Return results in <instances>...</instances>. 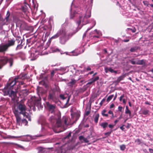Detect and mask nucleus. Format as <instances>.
<instances>
[{"label": "nucleus", "instance_id": "nucleus-36", "mask_svg": "<svg viewBox=\"0 0 153 153\" xmlns=\"http://www.w3.org/2000/svg\"><path fill=\"white\" fill-rule=\"evenodd\" d=\"M114 96V95L113 94H112V95H111L109 96L107 98L106 100L107 102H109L113 98Z\"/></svg>", "mask_w": 153, "mask_h": 153}, {"label": "nucleus", "instance_id": "nucleus-7", "mask_svg": "<svg viewBox=\"0 0 153 153\" xmlns=\"http://www.w3.org/2000/svg\"><path fill=\"white\" fill-rule=\"evenodd\" d=\"M15 115L16 117L17 126H22L27 125V121L25 119H21L20 116L18 115V113L17 111L15 112Z\"/></svg>", "mask_w": 153, "mask_h": 153}, {"label": "nucleus", "instance_id": "nucleus-12", "mask_svg": "<svg viewBox=\"0 0 153 153\" xmlns=\"http://www.w3.org/2000/svg\"><path fill=\"white\" fill-rule=\"evenodd\" d=\"M17 33H18L16 34L15 33L16 36H17L16 40L18 44L16 48V50H19L21 49L23 46V44H22L23 40L21 39L20 36H18Z\"/></svg>", "mask_w": 153, "mask_h": 153}, {"label": "nucleus", "instance_id": "nucleus-49", "mask_svg": "<svg viewBox=\"0 0 153 153\" xmlns=\"http://www.w3.org/2000/svg\"><path fill=\"white\" fill-rule=\"evenodd\" d=\"M111 132H112L111 131H108V132L105 133L104 134H105V135L106 136V137H108L110 135V134H111Z\"/></svg>", "mask_w": 153, "mask_h": 153}, {"label": "nucleus", "instance_id": "nucleus-1", "mask_svg": "<svg viewBox=\"0 0 153 153\" xmlns=\"http://www.w3.org/2000/svg\"><path fill=\"white\" fill-rule=\"evenodd\" d=\"M91 7H88L83 18L82 16H79V19L76 22L78 25L77 28H74L72 24H69L66 28H63L59 38V42L60 44H65L69 39L81 28L82 26L80 27L79 25L82 22V25L88 23L87 18L90 17L91 16Z\"/></svg>", "mask_w": 153, "mask_h": 153}, {"label": "nucleus", "instance_id": "nucleus-53", "mask_svg": "<svg viewBox=\"0 0 153 153\" xmlns=\"http://www.w3.org/2000/svg\"><path fill=\"white\" fill-rule=\"evenodd\" d=\"M123 109V107L121 106H119L118 107V111H120L122 112V110Z\"/></svg>", "mask_w": 153, "mask_h": 153}, {"label": "nucleus", "instance_id": "nucleus-37", "mask_svg": "<svg viewBox=\"0 0 153 153\" xmlns=\"http://www.w3.org/2000/svg\"><path fill=\"white\" fill-rule=\"evenodd\" d=\"M128 31H131L133 33H134L136 31V29L135 27H132V28H128Z\"/></svg>", "mask_w": 153, "mask_h": 153}, {"label": "nucleus", "instance_id": "nucleus-11", "mask_svg": "<svg viewBox=\"0 0 153 153\" xmlns=\"http://www.w3.org/2000/svg\"><path fill=\"white\" fill-rule=\"evenodd\" d=\"M48 99L49 101H55L57 99L56 92L54 90H51L49 91Z\"/></svg>", "mask_w": 153, "mask_h": 153}, {"label": "nucleus", "instance_id": "nucleus-13", "mask_svg": "<svg viewBox=\"0 0 153 153\" xmlns=\"http://www.w3.org/2000/svg\"><path fill=\"white\" fill-rule=\"evenodd\" d=\"M96 74V73H95L93 75V77L89 80L88 82L87 83L86 85L92 84L93 82L99 79V78L98 76H94Z\"/></svg>", "mask_w": 153, "mask_h": 153}, {"label": "nucleus", "instance_id": "nucleus-44", "mask_svg": "<svg viewBox=\"0 0 153 153\" xmlns=\"http://www.w3.org/2000/svg\"><path fill=\"white\" fill-rule=\"evenodd\" d=\"M143 3L146 6H149V5L148 1H143Z\"/></svg>", "mask_w": 153, "mask_h": 153}, {"label": "nucleus", "instance_id": "nucleus-10", "mask_svg": "<svg viewBox=\"0 0 153 153\" xmlns=\"http://www.w3.org/2000/svg\"><path fill=\"white\" fill-rule=\"evenodd\" d=\"M50 44V42L48 41L46 43V45L45 46L44 48L43 46L41 45L38 46L35 50L36 53L38 54V55L41 54L42 51L46 49L49 46Z\"/></svg>", "mask_w": 153, "mask_h": 153}, {"label": "nucleus", "instance_id": "nucleus-58", "mask_svg": "<svg viewBox=\"0 0 153 153\" xmlns=\"http://www.w3.org/2000/svg\"><path fill=\"white\" fill-rule=\"evenodd\" d=\"M149 149L150 153H153V149L149 148Z\"/></svg>", "mask_w": 153, "mask_h": 153}, {"label": "nucleus", "instance_id": "nucleus-16", "mask_svg": "<svg viewBox=\"0 0 153 153\" xmlns=\"http://www.w3.org/2000/svg\"><path fill=\"white\" fill-rule=\"evenodd\" d=\"M51 53H53L55 52H60L61 54H62L60 50L57 48L56 46H52L50 48V51Z\"/></svg>", "mask_w": 153, "mask_h": 153}, {"label": "nucleus", "instance_id": "nucleus-5", "mask_svg": "<svg viewBox=\"0 0 153 153\" xmlns=\"http://www.w3.org/2000/svg\"><path fill=\"white\" fill-rule=\"evenodd\" d=\"M14 63V58L13 57H4L0 59V69L7 64L10 68H11Z\"/></svg>", "mask_w": 153, "mask_h": 153}, {"label": "nucleus", "instance_id": "nucleus-4", "mask_svg": "<svg viewBox=\"0 0 153 153\" xmlns=\"http://www.w3.org/2000/svg\"><path fill=\"white\" fill-rule=\"evenodd\" d=\"M26 108L25 105L24 104H20L17 107V110H15L14 111V113L16 111L18 113V115L20 116V114H22L24 117L28 119L29 121H31L30 116L29 114L26 112Z\"/></svg>", "mask_w": 153, "mask_h": 153}, {"label": "nucleus", "instance_id": "nucleus-14", "mask_svg": "<svg viewBox=\"0 0 153 153\" xmlns=\"http://www.w3.org/2000/svg\"><path fill=\"white\" fill-rule=\"evenodd\" d=\"M63 28H62L60 29H59L57 32V33L54 35L50 39V40L48 41H50L51 42V40L53 39H56L58 38L59 36H60L61 34V33L62 30Z\"/></svg>", "mask_w": 153, "mask_h": 153}, {"label": "nucleus", "instance_id": "nucleus-47", "mask_svg": "<svg viewBox=\"0 0 153 153\" xmlns=\"http://www.w3.org/2000/svg\"><path fill=\"white\" fill-rule=\"evenodd\" d=\"M66 68L61 67L59 69H56V70H62L63 71H65L66 70Z\"/></svg>", "mask_w": 153, "mask_h": 153}, {"label": "nucleus", "instance_id": "nucleus-43", "mask_svg": "<svg viewBox=\"0 0 153 153\" xmlns=\"http://www.w3.org/2000/svg\"><path fill=\"white\" fill-rule=\"evenodd\" d=\"M120 148L121 150L124 151L126 149V146L124 145H122L120 146Z\"/></svg>", "mask_w": 153, "mask_h": 153}, {"label": "nucleus", "instance_id": "nucleus-45", "mask_svg": "<svg viewBox=\"0 0 153 153\" xmlns=\"http://www.w3.org/2000/svg\"><path fill=\"white\" fill-rule=\"evenodd\" d=\"M108 114H111V118H112L114 117V114L113 113V112L112 111H111V110H110L108 111Z\"/></svg>", "mask_w": 153, "mask_h": 153}, {"label": "nucleus", "instance_id": "nucleus-40", "mask_svg": "<svg viewBox=\"0 0 153 153\" xmlns=\"http://www.w3.org/2000/svg\"><path fill=\"white\" fill-rule=\"evenodd\" d=\"M59 98L62 100H64L66 98V97L63 94H60L59 96Z\"/></svg>", "mask_w": 153, "mask_h": 153}, {"label": "nucleus", "instance_id": "nucleus-23", "mask_svg": "<svg viewBox=\"0 0 153 153\" xmlns=\"http://www.w3.org/2000/svg\"><path fill=\"white\" fill-rule=\"evenodd\" d=\"M76 81L74 79H71V81L68 83V86L73 87V86L76 82Z\"/></svg>", "mask_w": 153, "mask_h": 153}, {"label": "nucleus", "instance_id": "nucleus-46", "mask_svg": "<svg viewBox=\"0 0 153 153\" xmlns=\"http://www.w3.org/2000/svg\"><path fill=\"white\" fill-rule=\"evenodd\" d=\"M5 31L3 30L2 28H0V35L5 34Z\"/></svg>", "mask_w": 153, "mask_h": 153}, {"label": "nucleus", "instance_id": "nucleus-24", "mask_svg": "<svg viewBox=\"0 0 153 153\" xmlns=\"http://www.w3.org/2000/svg\"><path fill=\"white\" fill-rule=\"evenodd\" d=\"M125 97L124 94H123L121 95L119 98V100L120 101H121L123 100V102L124 104H126V101L125 99H123Z\"/></svg>", "mask_w": 153, "mask_h": 153}, {"label": "nucleus", "instance_id": "nucleus-29", "mask_svg": "<svg viewBox=\"0 0 153 153\" xmlns=\"http://www.w3.org/2000/svg\"><path fill=\"white\" fill-rule=\"evenodd\" d=\"M99 117V115L98 114H97L94 118V121L95 123H98V120Z\"/></svg>", "mask_w": 153, "mask_h": 153}, {"label": "nucleus", "instance_id": "nucleus-32", "mask_svg": "<svg viewBox=\"0 0 153 153\" xmlns=\"http://www.w3.org/2000/svg\"><path fill=\"white\" fill-rule=\"evenodd\" d=\"M100 126L103 128H105L108 126V123L106 122L102 123L100 124Z\"/></svg>", "mask_w": 153, "mask_h": 153}, {"label": "nucleus", "instance_id": "nucleus-21", "mask_svg": "<svg viewBox=\"0 0 153 153\" xmlns=\"http://www.w3.org/2000/svg\"><path fill=\"white\" fill-rule=\"evenodd\" d=\"M105 69L106 73H107L108 71H109L111 73H117V71L114 70L111 68H105Z\"/></svg>", "mask_w": 153, "mask_h": 153}, {"label": "nucleus", "instance_id": "nucleus-56", "mask_svg": "<svg viewBox=\"0 0 153 153\" xmlns=\"http://www.w3.org/2000/svg\"><path fill=\"white\" fill-rule=\"evenodd\" d=\"M85 69L87 71H90L91 70V68L90 67L88 66L85 68Z\"/></svg>", "mask_w": 153, "mask_h": 153}, {"label": "nucleus", "instance_id": "nucleus-33", "mask_svg": "<svg viewBox=\"0 0 153 153\" xmlns=\"http://www.w3.org/2000/svg\"><path fill=\"white\" fill-rule=\"evenodd\" d=\"M73 69H74V74L75 75H78L79 74H80V73L81 72V71L79 70H76L75 69V68L73 67Z\"/></svg>", "mask_w": 153, "mask_h": 153}, {"label": "nucleus", "instance_id": "nucleus-26", "mask_svg": "<svg viewBox=\"0 0 153 153\" xmlns=\"http://www.w3.org/2000/svg\"><path fill=\"white\" fill-rule=\"evenodd\" d=\"M37 93L39 96L40 94H42L44 92L43 88L40 87L37 88Z\"/></svg>", "mask_w": 153, "mask_h": 153}, {"label": "nucleus", "instance_id": "nucleus-63", "mask_svg": "<svg viewBox=\"0 0 153 153\" xmlns=\"http://www.w3.org/2000/svg\"><path fill=\"white\" fill-rule=\"evenodd\" d=\"M108 126L109 128H112L113 127V126L112 125L110 124L108 125Z\"/></svg>", "mask_w": 153, "mask_h": 153}, {"label": "nucleus", "instance_id": "nucleus-28", "mask_svg": "<svg viewBox=\"0 0 153 153\" xmlns=\"http://www.w3.org/2000/svg\"><path fill=\"white\" fill-rule=\"evenodd\" d=\"M107 111L106 110L103 109V110L102 111L101 114L104 117H108V114L105 113Z\"/></svg>", "mask_w": 153, "mask_h": 153}, {"label": "nucleus", "instance_id": "nucleus-55", "mask_svg": "<svg viewBox=\"0 0 153 153\" xmlns=\"http://www.w3.org/2000/svg\"><path fill=\"white\" fill-rule=\"evenodd\" d=\"M90 112V110H88V111H86L85 112V114L86 116H88Z\"/></svg>", "mask_w": 153, "mask_h": 153}, {"label": "nucleus", "instance_id": "nucleus-18", "mask_svg": "<svg viewBox=\"0 0 153 153\" xmlns=\"http://www.w3.org/2000/svg\"><path fill=\"white\" fill-rule=\"evenodd\" d=\"M93 25L91 26V27H89L87 29V30L85 32L83 35V38L85 37L86 33H87V32L88 31L91 29L95 25L96 23L95 21L94 20H93Z\"/></svg>", "mask_w": 153, "mask_h": 153}, {"label": "nucleus", "instance_id": "nucleus-35", "mask_svg": "<svg viewBox=\"0 0 153 153\" xmlns=\"http://www.w3.org/2000/svg\"><path fill=\"white\" fill-rule=\"evenodd\" d=\"M20 55L22 59L23 60H25L26 58L25 54L24 53H20Z\"/></svg>", "mask_w": 153, "mask_h": 153}, {"label": "nucleus", "instance_id": "nucleus-62", "mask_svg": "<svg viewBox=\"0 0 153 153\" xmlns=\"http://www.w3.org/2000/svg\"><path fill=\"white\" fill-rule=\"evenodd\" d=\"M8 3H10L12 0H5Z\"/></svg>", "mask_w": 153, "mask_h": 153}, {"label": "nucleus", "instance_id": "nucleus-15", "mask_svg": "<svg viewBox=\"0 0 153 153\" xmlns=\"http://www.w3.org/2000/svg\"><path fill=\"white\" fill-rule=\"evenodd\" d=\"M29 136L28 135H23L19 136H9V138H20V140H21L22 141H25L26 139V136Z\"/></svg>", "mask_w": 153, "mask_h": 153}, {"label": "nucleus", "instance_id": "nucleus-8", "mask_svg": "<svg viewBox=\"0 0 153 153\" xmlns=\"http://www.w3.org/2000/svg\"><path fill=\"white\" fill-rule=\"evenodd\" d=\"M39 123H40L42 126V130L41 131L42 133L41 134H38L35 136L36 137H42L45 135L46 134L45 130L43 127V125H44L45 123V118L43 117L40 119L38 121Z\"/></svg>", "mask_w": 153, "mask_h": 153}, {"label": "nucleus", "instance_id": "nucleus-59", "mask_svg": "<svg viewBox=\"0 0 153 153\" xmlns=\"http://www.w3.org/2000/svg\"><path fill=\"white\" fill-rule=\"evenodd\" d=\"M114 106V104L112 103L111 105L110 106V108H113Z\"/></svg>", "mask_w": 153, "mask_h": 153}, {"label": "nucleus", "instance_id": "nucleus-50", "mask_svg": "<svg viewBox=\"0 0 153 153\" xmlns=\"http://www.w3.org/2000/svg\"><path fill=\"white\" fill-rule=\"evenodd\" d=\"M105 98H103L101 101L100 102V106H101L105 102Z\"/></svg>", "mask_w": 153, "mask_h": 153}, {"label": "nucleus", "instance_id": "nucleus-3", "mask_svg": "<svg viewBox=\"0 0 153 153\" xmlns=\"http://www.w3.org/2000/svg\"><path fill=\"white\" fill-rule=\"evenodd\" d=\"M18 77H16L14 79H10L7 82V85L5 86L3 90L4 96L9 95L12 100H15L17 97V89H19V87L16 86L18 81Z\"/></svg>", "mask_w": 153, "mask_h": 153}, {"label": "nucleus", "instance_id": "nucleus-31", "mask_svg": "<svg viewBox=\"0 0 153 153\" xmlns=\"http://www.w3.org/2000/svg\"><path fill=\"white\" fill-rule=\"evenodd\" d=\"M149 111L147 109H144L142 111V114L144 115L149 114Z\"/></svg>", "mask_w": 153, "mask_h": 153}, {"label": "nucleus", "instance_id": "nucleus-61", "mask_svg": "<svg viewBox=\"0 0 153 153\" xmlns=\"http://www.w3.org/2000/svg\"><path fill=\"white\" fill-rule=\"evenodd\" d=\"M145 104H147V105H150V103L149 102H148L147 101H146L145 102Z\"/></svg>", "mask_w": 153, "mask_h": 153}, {"label": "nucleus", "instance_id": "nucleus-30", "mask_svg": "<svg viewBox=\"0 0 153 153\" xmlns=\"http://www.w3.org/2000/svg\"><path fill=\"white\" fill-rule=\"evenodd\" d=\"M72 3L71 6V7L72 6ZM71 11H72V8H71V7L70 9V18L71 19L73 18L74 16V15H75L76 13V11H74V12L73 14H72Z\"/></svg>", "mask_w": 153, "mask_h": 153}, {"label": "nucleus", "instance_id": "nucleus-54", "mask_svg": "<svg viewBox=\"0 0 153 153\" xmlns=\"http://www.w3.org/2000/svg\"><path fill=\"white\" fill-rule=\"evenodd\" d=\"M3 81L0 78V87H1L3 85Z\"/></svg>", "mask_w": 153, "mask_h": 153}, {"label": "nucleus", "instance_id": "nucleus-19", "mask_svg": "<svg viewBox=\"0 0 153 153\" xmlns=\"http://www.w3.org/2000/svg\"><path fill=\"white\" fill-rule=\"evenodd\" d=\"M79 139L82 143L83 142L86 143H87L89 142V141L88 139L84 137L82 135L79 136Z\"/></svg>", "mask_w": 153, "mask_h": 153}, {"label": "nucleus", "instance_id": "nucleus-38", "mask_svg": "<svg viewBox=\"0 0 153 153\" xmlns=\"http://www.w3.org/2000/svg\"><path fill=\"white\" fill-rule=\"evenodd\" d=\"M27 7L26 5L22 6L21 9L23 11L26 12L27 9Z\"/></svg>", "mask_w": 153, "mask_h": 153}, {"label": "nucleus", "instance_id": "nucleus-20", "mask_svg": "<svg viewBox=\"0 0 153 153\" xmlns=\"http://www.w3.org/2000/svg\"><path fill=\"white\" fill-rule=\"evenodd\" d=\"M94 32H95V33L97 34V35H93L91 36L93 37V38H99L100 36H101L102 35L101 33L100 30H98L97 29L95 30H94Z\"/></svg>", "mask_w": 153, "mask_h": 153}, {"label": "nucleus", "instance_id": "nucleus-6", "mask_svg": "<svg viewBox=\"0 0 153 153\" xmlns=\"http://www.w3.org/2000/svg\"><path fill=\"white\" fill-rule=\"evenodd\" d=\"M15 41L14 39L9 40L4 45H0V52H4L7 51L8 48L15 44Z\"/></svg>", "mask_w": 153, "mask_h": 153}, {"label": "nucleus", "instance_id": "nucleus-34", "mask_svg": "<svg viewBox=\"0 0 153 153\" xmlns=\"http://www.w3.org/2000/svg\"><path fill=\"white\" fill-rule=\"evenodd\" d=\"M10 15V14L9 11H7V14H6V17L5 18V19L6 20V21H7V22L9 20Z\"/></svg>", "mask_w": 153, "mask_h": 153}, {"label": "nucleus", "instance_id": "nucleus-41", "mask_svg": "<svg viewBox=\"0 0 153 153\" xmlns=\"http://www.w3.org/2000/svg\"><path fill=\"white\" fill-rule=\"evenodd\" d=\"M137 48V47H132L130 49V51L131 52H134L135 51Z\"/></svg>", "mask_w": 153, "mask_h": 153}, {"label": "nucleus", "instance_id": "nucleus-2", "mask_svg": "<svg viewBox=\"0 0 153 153\" xmlns=\"http://www.w3.org/2000/svg\"><path fill=\"white\" fill-rule=\"evenodd\" d=\"M46 103L47 108L51 114H53L54 115H52L49 119L52 125V128L55 132L59 133L60 131L57 130L56 128L61 127L62 123L65 125H68L67 121H68V119L65 117H64L62 120H61L60 116L59 115L54 114L56 105L51 104L48 102H46Z\"/></svg>", "mask_w": 153, "mask_h": 153}, {"label": "nucleus", "instance_id": "nucleus-22", "mask_svg": "<svg viewBox=\"0 0 153 153\" xmlns=\"http://www.w3.org/2000/svg\"><path fill=\"white\" fill-rule=\"evenodd\" d=\"M146 63V60L142 59L138 60L137 62V65H145Z\"/></svg>", "mask_w": 153, "mask_h": 153}, {"label": "nucleus", "instance_id": "nucleus-17", "mask_svg": "<svg viewBox=\"0 0 153 153\" xmlns=\"http://www.w3.org/2000/svg\"><path fill=\"white\" fill-rule=\"evenodd\" d=\"M38 55L37 53L35 52V53H30V60L31 61H33L36 59L38 57ZM30 58V57H29Z\"/></svg>", "mask_w": 153, "mask_h": 153}, {"label": "nucleus", "instance_id": "nucleus-48", "mask_svg": "<svg viewBox=\"0 0 153 153\" xmlns=\"http://www.w3.org/2000/svg\"><path fill=\"white\" fill-rule=\"evenodd\" d=\"M134 59H132L129 60V61L131 62V64L133 65H137V62H135V61H134Z\"/></svg>", "mask_w": 153, "mask_h": 153}, {"label": "nucleus", "instance_id": "nucleus-51", "mask_svg": "<svg viewBox=\"0 0 153 153\" xmlns=\"http://www.w3.org/2000/svg\"><path fill=\"white\" fill-rule=\"evenodd\" d=\"M71 133L70 132V133H68V134L65 137H64V138L65 139H66V138H69L71 136Z\"/></svg>", "mask_w": 153, "mask_h": 153}, {"label": "nucleus", "instance_id": "nucleus-9", "mask_svg": "<svg viewBox=\"0 0 153 153\" xmlns=\"http://www.w3.org/2000/svg\"><path fill=\"white\" fill-rule=\"evenodd\" d=\"M41 100L40 97L39 98L32 97L29 101L30 102L31 104L35 106L39 107L41 105Z\"/></svg>", "mask_w": 153, "mask_h": 153}, {"label": "nucleus", "instance_id": "nucleus-25", "mask_svg": "<svg viewBox=\"0 0 153 153\" xmlns=\"http://www.w3.org/2000/svg\"><path fill=\"white\" fill-rule=\"evenodd\" d=\"M71 115L73 118L75 117H76V120H77L80 116V115L79 113L77 112L71 113Z\"/></svg>", "mask_w": 153, "mask_h": 153}, {"label": "nucleus", "instance_id": "nucleus-39", "mask_svg": "<svg viewBox=\"0 0 153 153\" xmlns=\"http://www.w3.org/2000/svg\"><path fill=\"white\" fill-rule=\"evenodd\" d=\"M70 97H68V98L67 100V102H66V103H65V107H67L69 105V104H68V103L69 101L70 100Z\"/></svg>", "mask_w": 153, "mask_h": 153}, {"label": "nucleus", "instance_id": "nucleus-60", "mask_svg": "<svg viewBox=\"0 0 153 153\" xmlns=\"http://www.w3.org/2000/svg\"><path fill=\"white\" fill-rule=\"evenodd\" d=\"M103 52H104V53H107V51L106 49H104L103 50Z\"/></svg>", "mask_w": 153, "mask_h": 153}, {"label": "nucleus", "instance_id": "nucleus-52", "mask_svg": "<svg viewBox=\"0 0 153 153\" xmlns=\"http://www.w3.org/2000/svg\"><path fill=\"white\" fill-rule=\"evenodd\" d=\"M123 79V77H122V76H120L119 77L117 80V82H120V81L122 80Z\"/></svg>", "mask_w": 153, "mask_h": 153}, {"label": "nucleus", "instance_id": "nucleus-27", "mask_svg": "<svg viewBox=\"0 0 153 153\" xmlns=\"http://www.w3.org/2000/svg\"><path fill=\"white\" fill-rule=\"evenodd\" d=\"M126 108L125 113L126 114H128L129 117H130L131 115V113L130 111L129 110L127 106H126Z\"/></svg>", "mask_w": 153, "mask_h": 153}, {"label": "nucleus", "instance_id": "nucleus-57", "mask_svg": "<svg viewBox=\"0 0 153 153\" xmlns=\"http://www.w3.org/2000/svg\"><path fill=\"white\" fill-rule=\"evenodd\" d=\"M124 125H123L122 126L120 127V128L123 131L125 129V128L124 127Z\"/></svg>", "mask_w": 153, "mask_h": 153}, {"label": "nucleus", "instance_id": "nucleus-42", "mask_svg": "<svg viewBox=\"0 0 153 153\" xmlns=\"http://www.w3.org/2000/svg\"><path fill=\"white\" fill-rule=\"evenodd\" d=\"M135 142L137 144H140L141 143V141L139 139H137L135 140Z\"/></svg>", "mask_w": 153, "mask_h": 153}, {"label": "nucleus", "instance_id": "nucleus-64", "mask_svg": "<svg viewBox=\"0 0 153 153\" xmlns=\"http://www.w3.org/2000/svg\"><path fill=\"white\" fill-rule=\"evenodd\" d=\"M27 43L29 44L30 43V39H27Z\"/></svg>", "mask_w": 153, "mask_h": 153}]
</instances>
